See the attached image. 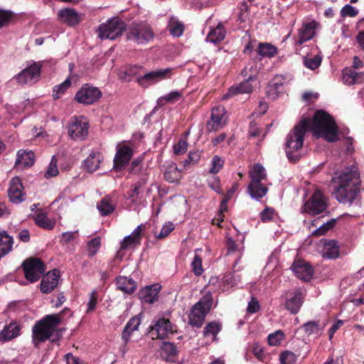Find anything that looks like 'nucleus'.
<instances>
[{"label":"nucleus","mask_w":364,"mask_h":364,"mask_svg":"<svg viewBox=\"0 0 364 364\" xmlns=\"http://www.w3.org/2000/svg\"><path fill=\"white\" fill-rule=\"evenodd\" d=\"M332 182L335 184L336 199L340 203H352L360 190L361 181L358 166L353 164L341 171H336Z\"/></svg>","instance_id":"nucleus-1"},{"label":"nucleus","mask_w":364,"mask_h":364,"mask_svg":"<svg viewBox=\"0 0 364 364\" xmlns=\"http://www.w3.org/2000/svg\"><path fill=\"white\" fill-rule=\"evenodd\" d=\"M311 130L317 138L322 137L328 142L338 139V127L335 119L322 109L314 113Z\"/></svg>","instance_id":"nucleus-2"},{"label":"nucleus","mask_w":364,"mask_h":364,"mask_svg":"<svg viewBox=\"0 0 364 364\" xmlns=\"http://www.w3.org/2000/svg\"><path fill=\"white\" fill-rule=\"evenodd\" d=\"M60 314L46 315L38 321L33 328V338L38 343L50 340L55 342L60 338L58 326L61 322Z\"/></svg>","instance_id":"nucleus-3"},{"label":"nucleus","mask_w":364,"mask_h":364,"mask_svg":"<svg viewBox=\"0 0 364 364\" xmlns=\"http://www.w3.org/2000/svg\"><path fill=\"white\" fill-rule=\"evenodd\" d=\"M310 127V121L305 118L301 119L288 134L286 139V153L291 159V154L299 151L304 144V136Z\"/></svg>","instance_id":"nucleus-4"},{"label":"nucleus","mask_w":364,"mask_h":364,"mask_svg":"<svg viewBox=\"0 0 364 364\" xmlns=\"http://www.w3.org/2000/svg\"><path fill=\"white\" fill-rule=\"evenodd\" d=\"M213 302V296L209 291L193 306L189 314V323L191 326L197 328L202 326L206 315L212 307Z\"/></svg>","instance_id":"nucleus-5"},{"label":"nucleus","mask_w":364,"mask_h":364,"mask_svg":"<svg viewBox=\"0 0 364 364\" xmlns=\"http://www.w3.org/2000/svg\"><path fill=\"white\" fill-rule=\"evenodd\" d=\"M126 31L125 23L119 18H113L100 25L97 36L102 40H115Z\"/></svg>","instance_id":"nucleus-6"},{"label":"nucleus","mask_w":364,"mask_h":364,"mask_svg":"<svg viewBox=\"0 0 364 364\" xmlns=\"http://www.w3.org/2000/svg\"><path fill=\"white\" fill-rule=\"evenodd\" d=\"M46 271V265L41 259L31 257L24 259V279L28 282H38Z\"/></svg>","instance_id":"nucleus-7"},{"label":"nucleus","mask_w":364,"mask_h":364,"mask_svg":"<svg viewBox=\"0 0 364 364\" xmlns=\"http://www.w3.org/2000/svg\"><path fill=\"white\" fill-rule=\"evenodd\" d=\"M127 39L138 44L146 43L154 38L150 26L146 23H132L127 32Z\"/></svg>","instance_id":"nucleus-8"},{"label":"nucleus","mask_w":364,"mask_h":364,"mask_svg":"<svg viewBox=\"0 0 364 364\" xmlns=\"http://www.w3.org/2000/svg\"><path fill=\"white\" fill-rule=\"evenodd\" d=\"M177 332V326L168 318H161L150 326L149 336L152 339H164Z\"/></svg>","instance_id":"nucleus-9"},{"label":"nucleus","mask_w":364,"mask_h":364,"mask_svg":"<svg viewBox=\"0 0 364 364\" xmlns=\"http://www.w3.org/2000/svg\"><path fill=\"white\" fill-rule=\"evenodd\" d=\"M101 90L90 84H84L75 95V100L84 105H93L102 97Z\"/></svg>","instance_id":"nucleus-10"},{"label":"nucleus","mask_w":364,"mask_h":364,"mask_svg":"<svg viewBox=\"0 0 364 364\" xmlns=\"http://www.w3.org/2000/svg\"><path fill=\"white\" fill-rule=\"evenodd\" d=\"M89 129V123L84 116L73 117L71 118L68 134L73 140H84L87 134Z\"/></svg>","instance_id":"nucleus-11"},{"label":"nucleus","mask_w":364,"mask_h":364,"mask_svg":"<svg viewBox=\"0 0 364 364\" xmlns=\"http://www.w3.org/2000/svg\"><path fill=\"white\" fill-rule=\"evenodd\" d=\"M174 70V68H168L151 71L139 76L136 82L143 87H147L150 85L155 84L161 80L170 79Z\"/></svg>","instance_id":"nucleus-12"},{"label":"nucleus","mask_w":364,"mask_h":364,"mask_svg":"<svg viewBox=\"0 0 364 364\" xmlns=\"http://www.w3.org/2000/svg\"><path fill=\"white\" fill-rule=\"evenodd\" d=\"M305 212L316 215L323 213L327 208V199L320 190H316L304 204Z\"/></svg>","instance_id":"nucleus-13"},{"label":"nucleus","mask_w":364,"mask_h":364,"mask_svg":"<svg viewBox=\"0 0 364 364\" xmlns=\"http://www.w3.org/2000/svg\"><path fill=\"white\" fill-rule=\"evenodd\" d=\"M282 296L284 298V308L291 314H297L304 302L305 294L300 289H296Z\"/></svg>","instance_id":"nucleus-14"},{"label":"nucleus","mask_w":364,"mask_h":364,"mask_svg":"<svg viewBox=\"0 0 364 364\" xmlns=\"http://www.w3.org/2000/svg\"><path fill=\"white\" fill-rule=\"evenodd\" d=\"M291 269L295 276L304 282H309L314 274V270L312 266L302 259L295 260L293 262Z\"/></svg>","instance_id":"nucleus-15"},{"label":"nucleus","mask_w":364,"mask_h":364,"mask_svg":"<svg viewBox=\"0 0 364 364\" xmlns=\"http://www.w3.org/2000/svg\"><path fill=\"white\" fill-rule=\"evenodd\" d=\"M134 154L133 149L126 145L123 144L117 147L114 158V168L116 171H121L124 167L129 164Z\"/></svg>","instance_id":"nucleus-16"},{"label":"nucleus","mask_w":364,"mask_h":364,"mask_svg":"<svg viewBox=\"0 0 364 364\" xmlns=\"http://www.w3.org/2000/svg\"><path fill=\"white\" fill-rule=\"evenodd\" d=\"M60 279V272L55 269L47 272L42 277L40 283V290L43 294L51 293L58 286Z\"/></svg>","instance_id":"nucleus-17"},{"label":"nucleus","mask_w":364,"mask_h":364,"mask_svg":"<svg viewBox=\"0 0 364 364\" xmlns=\"http://www.w3.org/2000/svg\"><path fill=\"white\" fill-rule=\"evenodd\" d=\"M225 108L223 106H218L213 108L210 119L206 122V130L208 132H216L224 126L223 118Z\"/></svg>","instance_id":"nucleus-18"},{"label":"nucleus","mask_w":364,"mask_h":364,"mask_svg":"<svg viewBox=\"0 0 364 364\" xmlns=\"http://www.w3.org/2000/svg\"><path fill=\"white\" fill-rule=\"evenodd\" d=\"M8 196L11 202L21 203L23 201V182L19 176L14 177L9 183Z\"/></svg>","instance_id":"nucleus-19"},{"label":"nucleus","mask_w":364,"mask_h":364,"mask_svg":"<svg viewBox=\"0 0 364 364\" xmlns=\"http://www.w3.org/2000/svg\"><path fill=\"white\" fill-rule=\"evenodd\" d=\"M161 285L159 284L146 286L140 289L139 297L142 302L151 304L158 300Z\"/></svg>","instance_id":"nucleus-20"},{"label":"nucleus","mask_w":364,"mask_h":364,"mask_svg":"<svg viewBox=\"0 0 364 364\" xmlns=\"http://www.w3.org/2000/svg\"><path fill=\"white\" fill-rule=\"evenodd\" d=\"M286 82V77L283 75H276L268 83L266 87V95L269 98L274 100L279 93L283 91V86Z\"/></svg>","instance_id":"nucleus-21"},{"label":"nucleus","mask_w":364,"mask_h":364,"mask_svg":"<svg viewBox=\"0 0 364 364\" xmlns=\"http://www.w3.org/2000/svg\"><path fill=\"white\" fill-rule=\"evenodd\" d=\"M42 64L33 63L24 68V84L32 85L37 82L41 77Z\"/></svg>","instance_id":"nucleus-22"},{"label":"nucleus","mask_w":364,"mask_h":364,"mask_svg":"<svg viewBox=\"0 0 364 364\" xmlns=\"http://www.w3.org/2000/svg\"><path fill=\"white\" fill-rule=\"evenodd\" d=\"M143 230L142 225H138L133 232L126 236L120 244L121 250H127L141 244V232Z\"/></svg>","instance_id":"nucleus-23"},{"label":"nucleus","mask_w":364,"mask_h":364,"mask_svg":"<svg viewBox=\"0 0 364 364\" xmlns=\"http://www.w3.org/2000/svg\"><path fill=\"white\" fill-rule=\"evenodd\" d=\"M251 80L245 78L239 85L231 86L228 92L224 95V98L231 97L239 94H250L253 90Z\"/></svg>","instance_id":"nucleus-24"},{"label":"nucleus","mask_w":364,"mask_h":364,"mask_svg":"<svg viewBox=\"0 0 364 364\" xmlns=\"http://www.w3.org/2000/svg\"><path fill=\"white\" fill-rule=\"evenodd\" d=\"M144 68L139 65H127L123 69L120 70L118 75L119 77L124 82H130L134 78L136 81L139 76H141Z\"/></svg>","instance_id":"nucleus-25"},{"label":"nucleus","mask_w":364,"mask_h":364,"mask_svg":"<svg viewBox=\"0 0 364 364\" xmlns=\"http://www.w3.org/2000/svg\"><path fill=\"white\" fill-rule=\"evenodd\" d=\"M268 188L262 181H250L247 187V193L250 196L256 200H259L264 197L267 192Z\"/></svg>","instance_id":"nucleus-26"},{"label":"nucleus","mask_w":364,"mask_h":364,"mask_svg":"<svg viewBox=\"0 0 364 364\" xmlns=\"http://www.w3.org/2000/svg\"><path fill=\"white\" fill-rule=\"evenodd\" d=\"M317 23L315 21L304 24L299 30V38L296 43L302 45L304 43L311 40L314 34Z\"/></svg>","instance_id":"nucleus-27"},{"label":"nucleus","mask_w":364,"mask_h":364,"mask_svg":"<svg viewBox=\"0 0 364 364\" xmlns=\"http://www.w3.org/2000/svg\"><path fill=\"white\" fill-rule=\"evenodd\" d=\"M178 347L173 343L163 342L161 346V355L168 362L173 363L178 355Z\"/></svg>","instance_id":"nucleus-28"},{"label":"nucleus","mask_w":364,"mask_h":364,"mask_svg":"<svg viewBox=\"0 0 364 364\" xmlns=\"http://www.w3.org/2000/svg\"><path fill=\"white\" fill-rule=\"evenodd\" d=\"M102 159L100 152L92 151L83 161L84 168L90 173L96 171L100 167Z\"/></svg>","instance_id":"nucleus-29"},{"label":"nucleus","mask_w":364,"mask_h":364,"mask_svg":"<svg viewBox=\"0 0 364 364\" xmlns=\"http://www.w3.org/2000/svg\"><path fill=\"white\" fill-rule=\"evenodd\" d=\"M59 18L69 26H75L80 22V17L74 9H64L59 11Z\"/></svg>","instance_id":"nucleus-30"},{"label":"nucleus","mask_w":364,"mask_h":364,"mask_svg":"<svg viewBox=\"0 0 364 364\" xmlns=\"http://www.w3.org/2000/svg\"><path fill=\"white\" fill-rule=\"evenodd\" d=\"M33 218L37 226L47 230H53L55 225V219L49 218L47 213L42 210H40L36 215L33 216Z\"/></svg>","instance_id":"nucleus-31"},{"label":"nucleus","mask_w":364,"mask_h":364,"mask_svg":"<svg viewBox=\"0 0 364 364\" xmlns=\"http://www.w3.org/2000/svg\"><path fill=\"white\" fill-rule=\"evenodd\" d=\"M116 284L118 289L129 294L134 293L136 289L135 281L133 279L127 278V277H117L116 279Z\"/></svg>","instance_id":"nucleus-32"},{"label":"nucleus","mask_w":364,"mask_h":364,"mask_svg":"<svg viewBox=\"0 0 364 364\" xmlns=\"http://www.w3.org/2000/svg\"><path fill=\"white\" fill-rule=\"evenodd\" d=\"M20 333V327L16 323H10L0 332V342L9 341Z\"/></svg>","instance_id":"nucleus-33"},{"label":"nucleus","mask_w":364,"mask_h":364,"mask_svg":"<svg viewBox=\"0 0 364 364\" xmlns=\"http://www.w3.org/2000/svg\"><path fill=\"white\" fill-rule=\"evenodd\" d=\"M140 323L141 321L138 316H133L127 323L122 333V338L125 344L129 342L132 333L138 329Z\"/></svg>","instance_id":"nucleus-34"},{"label":"nucleus","mask_w":364,"mask_h":364,"mask_svg":"<svg viewBox=\"0 0 364 364\" xmlns=\"http://www.w3.org/2000/svg\"><path fill=\"white\" fill-rule=\"evenodd\" d=\"M340 246L338 241L334 240H326L323 246V257L334 259L339 257Z\"/></svg>","instance_id":"nucleus-35"},{"label":"nucleus","mask_w":364,"mask_h":364,"mask_svg":"<svg viewBox=\"0 0 364 364\" xmlns=\"http://www.w3.org/2000/svg\"><path fill=\"white\" fill-rule=\"evenodd\" d=\"M115 202L110 196H105L97 204V209L103 216L110 215L115 210Z\"/></svg>","instance_id":"nucleus-36"},{"label":"nucleus","mask_w":364,"mask_h":364,"mask_svg":"<svg viewBox=\"0 0 364 364\" xmlns=\"http://www.w3.org/2000/svg\"><path fill=\"white\" fill-rule=\"evenodd\" d=\"M168 29L172 36L179 37L183 33L184 24L176 16H171L169 18Z\"/></svg>","instance_id":"nucleus-37"},{"label":"nucleus","mask_w":364,"mask_h":364,"mask_svg":"<svg viewBox=\"0 0 364 364\" xmlns=\"http://www.w3.org/2000/svg\"><path fill=\"white\" fill-rule=\"evenodd\" d=\"M226 35V31L223 26L219 24L215 28L211 29L207 36V40L213 43H218L222 41Z\"/></svg>","instance_id":"nucleus-38"},{"label":"nucleus","mask_w":364,"mask_h":364,"mask_svg":"<svg viewBox=\"0 0 364 364\" xmlns=\"http://www.w3.org/2000/svg\"><path fill=\"white\" fill-rule=\"evenodd\" d=\"M250 181H262L267 179L265 168L260 164H255L250 171Z\"/></svg>","instance_id":"nucleus-39"},{"label":"nucleus","mask_w":364,"mask_h":364,"mask_svg":"<svg viewBox=\"0 0 364 364\" xmlns=\"http://www.w3.org/2000/svg\"><path fill=\"white\" fill-rule=\"evenodd\" d=\"M257 50L261 56L268 58H272L278 53L277 48L269 43H259Z\"/></svg>","instance_id":"nucleus-40"},{"label":"nucleus","mask_w":364,"mask_h":364,"mask_svg":"<svg viewBox=\"0 0 364 364\" xmlns=\"http://www.w3.org/2000/svg\"><path fill=\"white\" fill-rule=\"evenodd\" d=\"M166 181L169 183L178 182L181 178V171L176 164L169 165L164 173Z\"/></svg>","instance_id":"nucleus-41"},{"label":"nucleus","mask_w":364,"mask_h":364,"mask_svg":"<svg viewBox=\"0 0 364 364\" xmlns=\"http://www.w3.org/2000/svg\"><path fill=\"white\" fill-rule=\"evenodd\" d=\"M259 73V69L256 63H253L246 66L242 71L241 74L244 78H247L252 82L257 79Z\"/></svg>","instance_id":"nucleus-42"},{"label":"nucleus","mask_w":364,"mask_h":364,"mask_svg":"<svg viewBox=\"0 0 364 364\" xmlns=\"http://www.w3.org/2000/svg\"><path fill=\"white\" fill-rule=\"evenodd\" d=\"M71 80L67 78L64 82L60 85H55L53 89V97L54 100H58L63 95L65 91L70 87Z\"/></svg>","instance_id":"nucleus-43"},{"label":"nucleus","mask_w":364,"mask_h":364,"mask_svg":"<svg viewBox=\"0 0 364 364\" xmlns=\"http://www.w3.org/2000/svg\"><path fill=\"white\" fill-rule=\"evenodd\" d=\"M301 328L303 329L307 336L318 333L321 329L320 328L319 321H311L304 323Z\"/></svg>","instance_id":"nucleus-44"},{"label":"nucleus","mask_w":364,"mask_h":364,"mask_svg":"<svg viewBox=\"0 0 364 364\" xmlns=\"http://www.w3.org/2000/svg\"><path fill=\"white\" fill-rule=\"evenodd\" d=\"M87 255L90 257H92L98 252L100 245L101 240L100 237H96L87 242Z\"/></svg>","instance_id":"nucleus-45"},{"label":"nucleus","mask_w":364,"mask_h":364,"mask_svg":"<svg viewBox=\"0 0 364 364\" xmlns=\"http://www.w3.org/2000/svg\"><path fill=\"white\" fill-rule=\"evenodd\" d=\"M297 356L290 350H284L279 355L281 364H296Z\"/></svg>","instance_id":"nucleus-46"},{"label":"nucleus","mask_w":364,"mask_h":364,"mask_svg":"<svg viewBox=\"0 0 364 364\" xmlns=\"http://www.w3.org/2000/svg\"><path fill=\"white\" fill-rule=\"evenodd\" d=\"M220 330L221 326L215 321H212L207 323L204 328L203 333L205 336L212 335L215 337Z\"/></svg>","instance_id":"nucleus-47"},{"label":"nucleus","mask_w":364,"mask_h":364,"mask_svg":"<svg viewBox=\"0 0 364 364\" xmlns=\"http://www.w3.org/2000/svg\"><path fill=\"white\" fill-rule=\"evenodd\" d=\"M223 165L224 160L222 159V158H220L219 156L215 155L211 160L209 173L213 174L218 173L223 167Z\"/></svg>","instance_id":"nucleus-48"},{"label":"nucleus","mask_w":364,"mask_h":364,"mask_svg":"<svg viewBox=\"0 0 364 364\" xmlns=\"http://www.w3.org/2000/svg\"><path fill=\"white\" fill-rule=\"evenodd\" d=\"M191 267L192 271L193 272L196 276H200L203 273L204 269L202 265V258L200 255L197 254L195 255L193 259L191 262Z\"/></svg>","instance_id":"nucleus-49"},{"label":"nucleus","mask_w":364,"mask_h":364,"mask_svg":"<svg viewBox=\"0 0 364 364\" xmlns=\"http://www.w3.org/2000/svg\"><path fill=\"white\" fill-rule=\"evenodd\" d=\"M284 338V333L282 331L278 330L268 336V343L272 346H277L281 343Z\"/></svg>","instance_id":"nucleus-50"},{"label":"nucleus","mask_w":364,"mask_h":364,"mask_svg":"<svg viewBox=\"0 0 364 364\" xmlns=\"http://www.w3.org/2000/svg\"><path fill=\"white\" fill-rule=\"evenodd\" d=\"M181 96H182L181 92H179L177 90L172 91V92H169L168 94H167L166 95L160 97L159 99V102H165L173 103L174 102L179 100V99L181 98Z\"/></svg>","instance_id":"nucleus-51"},{"label":"nucleus","mask_w":364,"mask_h":364,"mask_svg":"<svg viewBox=\"0 0 364 364\" xmlns=\"http://www.w3.org/2000/svg\"><path fill=\"white\" fill-rule=\"evenodd\" d=\"M321 58L319 55H314L313 58H306L304 65L311 70H315L320 66Z\"/></svg>","instance_id":"nucleus-52"},{"label":"nucleus","mask_w":364,"mask_h":364,"mask_svg":"<svg viewBox=\"0 0 364 364\" xmlns=\"http://www.w3.org/2000/svg\"><path fill=\"white\" fill-rule=\"evenodd\" d=\"M343 82L348 85L355 84L354 70L351 68H345L343 70Z\"/></svg>","instance_id":"nucleus-53"},{"label":"nucleus","mask_w":364,"mask_h":364,"mask_svg":"<svg viewBox=\"0 0 364 364\" xmlns=\"http://www.w3.org/2000/svg\"><path fill=\"white\" fill-rule=\"evenodd\" d=\"M175 228V225L171 222H166L162 227L159 235H156L158 240L166 237Z\"/></svg>","instance_id":"nucleus-54"},{"label":"nucleus","mask_w":364,"mask_h":364,"mask_svg":"<svg viewBox=\"0 0 364 364\" xmlns=\"http://www.w3.org/2000/svg\"><path fill=\"white\" fill-rule=\"evenodd\" d=\"M59 171L57 167V159L55 156H53L51 159L49 168L46 171L44 176L46 178H49L50 177L56 176L58 174Z\"/></svg>","instance_id":"nucleus-55"},{"label":"nucleus","mask_w":364,"mask_h":364,"mask_svg":"<svg viewBox=\"0 0 364 364\" xmlns=\"http://www.w3.org/2000/svg\"><path fill=\"white\" fill-rule=\"evenodd\" d=\"M276 214L275 210L270 207H266L260 213V219L263 223H269L272 221Z\"/></svg>","instance_id":"nucleus-56"},{"label":"nucleus","mask_w":364,"mask_h":364,"mask_svg":"<svg viewBox=\"0 0 364 364\" xmlns=\"http://www.w3.org/2000/svg\"><path fill=\"white\" fill-rule=\"evenodd\" d=\"M200 159V154L199 151H190L187 159L181 161L184 167L188 166L190 164H197Z\"/></svg>","instance_id":"nucleus-57"},{"label":"nucleus","mask_w":364,"mask_h":364,"mask_svg":"<svg viewBox=\"0 0 364 364\" xmlns=\"http://www.w3.org/2000/svg\"><path fill=\"white\" fill-rule=\"evenodd\" d=\"M208 186L218 193H223L220 181L218 176H213L208 179Z\"/></svg>","instance_id":"nucleus-58"},{"label":"nucleus","mask_w":364,"mask_h":364,"mask_svg":"<svg viewBox=\"0 0 364 364\" xmlns=\"http://www.w3.org/2000/svg\"><path fill=\"white\" fill-rule=\"evenodd\" d=\"M173 149L175 154H183L186 152L188 149V143L184 139H180L177 144L173 145Z\"/></svg>","instance_id":"nucleus-59"},{"label":"nucleus","mask_w":364,"mask_h":364,"mask_svg":"<svg viewBox=\"0 0 364 364\" xmlns=\"http://www.w3.org/2000/svg\"><path fill=\"white\" fill-rule=\"evenodd\" d=\"M358 14V10L351 5L346 4L341 10L342 17H355Z\"/></svg>","instance_id":"nucleus-60"},{"label":"nucleus","mask_w":364,"mask_h":364,"mask_svg":"<svg viewBox=\"0 0 364 364\" xmlns=\"http://www.w3.org/2000/svg\"><path fill=\"white\" fill-rule=\"evenodd\" d=\"M36 161L33 151L24 150V168L31 167Z\"/></svg>","instance_id":"nucleus-61"},{"label":"nucleus","mask_w":364,"mask_h":364,"mask_svg":"<svg viewBox=\"0 0 364 364\" xmlns=\"http://www.w3.org/2000/svg\"><path fill=\"white\" fill-rule=\"evenodd\" d=\"M97 292L96 291H92L90 295V300L87 303V308L86 310V313L89 314L93 311L97 306Z\"/></svg>","instance_id":"nucleus-62"},{"label":"nucleus","mask_w":364,"mask_h":364,"mask_svg":"<svg viewBox=\"0 0 364 364\" xmlns=\"http://www.w3.org/2000/svg\"><path fill=\"white\" fill-rule=\"evenodd\" d=\"M11 16V12L0 9V28L5 26L9 22Z\"/></svg>","instance_id":"nucleus-63"},{"label":"nucleus","mask_w":364,"mask_h":364,"mask_svg":"<svg viewBox=\"0 0 364 364\" xmlns=\"http://www.w3.org/2000/svg\"><path fill=\"white\" fill-rule=\"evenodd\" d=\"M260 309L259 304L257 299L255 297H252L251 300L248 303L247 311L250 314H255Z\"/></svg>","instance_id":"nucleus-64"}]
</instances>
